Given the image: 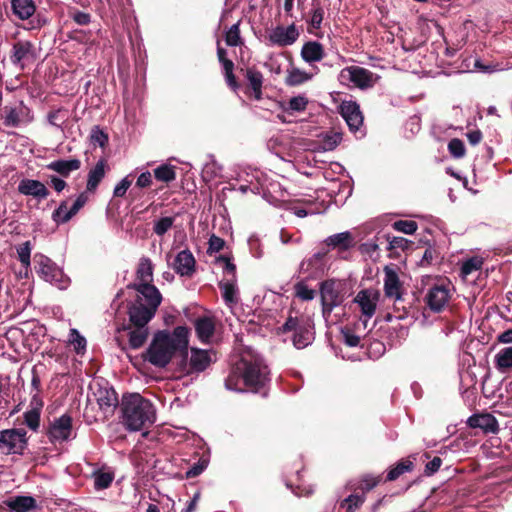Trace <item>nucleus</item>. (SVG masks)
Returning <instances> with one entry per match:
<instances>
[{"label":"nucleus","mask_w":512,"mask_h":512,"mask_svg":"<svg viewBox=\"0 0 512 512\" xmlns=\"http://www.w3.org/2000/svg\"><path fill=\"white\" fill-rule=\"evenodd\" d=\"M1 118L6 127H20L31 123L34 116L29 107L22 101L16 106H5L2 110Z\"/></svg>","instance_id":"10"},{"label":"nucleus","mask_w":512,"mask_h":512,"mask_svg":"<svg viewBox=\"0 0 512 512\" xmlns=\"http://www.w3.org/2000/svg\"><path fill=\"white\" fill-rule=\"evenodd\" d=\"M381 76L360 66H348L343 68L338 80L342 85L367 90L373 88L380 81Z\"/></svg>","instance_id":"5"},{"label":"nucleus","mask_w":512,"mask_h":512,"mask_svg":"<svg viewBox=\"0 0 512 512\" xmlns=\"http://www.w3.org/2000/svg\"><path fill=\"white\" fill-rule=\"evenodd\" d=\"M173 268L180 276L191 277L196 270V260L189 249L180 251L173 262Z\"/></svg>","instance_id":"21"},{"label":"nucleus","mask_w":512,"mask_h":512,"mask_svg":"<svg viewBox=\"0 0 512 512\" xmlns=\"http://www.w3.org/2000/svg\"><path fill=\"white\" fill-rule=\"evenodd\" d=\"M301 56L306 62H318L323 59L324 50L320 43L310 41L303 45Z\"/></svg>","instance_id":"36"},{"label":"nucleus","mask_w":512,"mask_h":512,"mask_svg":"<svg viewBox=\"0 0 512 512\" xmlns=\"http://www.w3.org/2000/svg\"><path fill=\"white\" fill-rule=\"evenodd\" d=\"M244 77L254 96H261L264 82L263 74L255 67H248L245 70Z\"/></svg>","instance_id":"33"},{"label":"nucleus","mask_w":512,"mask_h":512,"mask_svg":"<svg viewBox=\"0 0 512 512\" xmlns=\"http://www.w3.org/2000/svg\"><path fill=\"white\" fill-rule=\"evenodd\" d=\"M37 58L34 44L28 40H19L12 46L10 60L19 69L23 70L33 64Z\"/></svg>","instance_id":"11"},{"label":"nucleus","mask_w":512,"mask_h":512,"mask_svg":"<svg viewBox=\"0 0 512 512\" xmlns=\"http://www.w3.org/2000/svg\"><path fill=\"white\" fill-rule=\"evenodd\" d=\"M482 266V261L478 258H471L465 261L462 265L461 272L464 275H469L474 271L480 270Z\"/></svg>","instance_id":"61"},{"label":"nucleus","mask_w":512,"mask_h":512,"mask_svg":"<svg viewBox=\"0 0 512 512\" xmlns=\"http://www.w3.org/2000/svg\"><path fill=\"white\" fill-rule=\"evenodd\" d=\"M219 289L222 292V297L227 304H233L237 302L236 297V279H229L227 281H220L218 284Z\"/></svg>","instance_id":"39"},{"label":"nucleus","mask_w":512,"mask_h":512,"mask_svg":"<svg viewBox=\"0 0 512 512\" xmlns=\"http://www.w3.org/2000/svg\"><path fill=\"white\" fill-rule=\"evenodd\" d=\"M382 481V475L373 476L371 474H365L361 477L360 484L357 489L363 492H368L375 488Z\"/></svg>","instance_id":"49"},{"label":"nucleus","mask_w":512,"mask_h":512,"mask_svg":"<svg viewBox=\"0 0 512 512\" xmlns=\"http://www.w3.org/2000/svg\"><path fill=\"white\" fill-rule=\"evenodd\" d=\"M81 161L79 159L55 160L47 165V169L52 170L62 177H68L71 172L79 170Z\"/></svg>","instance_id":"31"},{"label":"nucleus","mask_w":512,"mask_h":512,"mask_svg":"<svg viewBox=\"0 0 512 512\" xmlns=\"http://www.w3.org/2000/svg\"><path fill=\"white\" fill-rule=\"evenodd\" d=\"M143 288L144 293H138L128 306L129 324L132 326L147 327L162 301V295L156 287Z\"/></svg>","instance_id":"4"},{"label":"nucleus","mask_w":512,"mask_h":512,"mask_svg":"<svg viewBox=\"0 0 512 512\" xmlns=\"http://www.w3.org/2000/svg\"><path fill=\"white\" fill-rule=\"evenodd\" d=\"M270 369L264 359L251 351L244 352L231 367L225 380L229 390L267 396L271 383Z\"/></svg>","instance_id":"1"},{"label":"nucleus","mask_w":512,"mask_h":512,"mask_svg":"<svg viewBox=\"0 0 512 512\" xmlns=\"http://www.w3.org/2000/svg\"><path fill=\"white\" fill-rule=\"evenodd\" d=\"M414 470V463L409 458H402L395 465L391 466L386 474L385 482L397 480L401 475Z\"/></svg>","instance_id":"35"},{"label":"nucleus","mask_w":512,"mask_h":512,"mask_svg":"<svg viewBox=\"0 0 512 512\" xmlns=\"http://www.w3.org/2000/svg\"><path fill=\"white\" fill-rule=\"evenodd\" d=\"M13 14L20 20L29 19L36 11L33 0H11Z\"/></svg>","instance_id":"34"},{"label":"nucleus","mask_w":512,"mask_h":512,"mask_svg":"<svg viewBox=\"0 0 512 512\" xmlns=\"http://www.w3.org/2000/svg\"><path fill=\"white\" fill-rule=\"evenodd\" d=\"M441 465H442V459L438 456H435L431 461H429L426 464L425 470H424L425 475L431 476V475L435 474L440 469Z\"/></svg>","instance_id":"64"},{"label":"nucleus","mask_w":512,"mask_h":512,"mask_svg":"<svg viewBox=\"0 0 512 512\" xmlns=\"http://www.w3.org/2000/svg\"><path fill=\"white\" fill-rule=\"evenodd\" d=\"M299 38V31L295 24L287 27L276 26L268 32L267 39L271 45L286 47L294 44Z\"/></svg>","instance_id":"15"},{"label":"nucleus","mask_w":512,"mask_h":512,"mask_svg":"<svg viewBox=\"0 0 512 512\" xmlns=\"http://www.w3.org/2000/svg\"><path fill=\"white\" fill-rule=\"evenodd\" d=\"M133 182L132 174L124 177L114 188L113 195L114 197H124L127 193V190L130 188Z\"/></svg>","instance_id":"55"},{"label":"nucleus","mask_w":512,"mask_h":512,"mask_svg":"<svg viewBox=\"0 0 512 512\" xmlns=\"http://www.w3.org/2000/svg\"><path fill=\"white\" fill-rule=\"evenodd\" d=\"M340 114L352 132L358 131L363 125L364 117L359 104L355 101H343L340 105Z\"/></svg>","instance_id":"18"},{"label":"nucleus","mask_w":512,"mask_h":512,"mask_svg":"<svg viewBox=\"0 0 512 512\" xmlns=\"http://www.w3.org/2000/svg\"><path fill=\"white\" fill-rule=\"evenodd\" d=\"M439 258V252L437 249L432 246L431 244H428V247L424 251V254L422 256V259L420 261L421 266H429L433 263L434 260H437Z\"/></svg>","instance_id":"59"},{"label":"nucleus","mask_w":512,"mask_h":512,"mask_svg":"<svg viewBox=\"0 0 512 512\" xmlns=\"http://www.w3.org/2000/svg\"><path fill=\"white\" fill-rule=\"evenodd\" d=\"M495 366L500 372H506L512 368V346L501 349L495 355Z\"/></svg>","instance_id":"37"},{"label":"nucleus","mask_w":512,"mask_h":512,"mask_svg":"<svg viewBox=\"0 0 512 512\" xmlns=\"http://www.w3.org/2000/svg\"><path fill=\"white\" fill-rule=\"evenodd\" d=\"M225 42L228 46H238L242 43L239 24L232 25L225 35Z\"/></svg>","instance_id":"54"},{"label":"nucleus","mask_w":512,"mask_h":512,"mask_svg":"<svg viewBox=\"0 0 512 512\" xmlns=\"http://www.w3.org/2000/svg\"><path fill=\"white\" fill-rule=\"evenodd\" d=\"M467 424L471 428H479L485 434H496L499 431L497 419L490 413L474 414L468 418Z\"/></svg>","instance_id":"23"},{"label":"nucleus","mask_w":512,"mask_h":512,"mask_svg":"<svg viewBox=\"0 0 512 512\" xmlns=\"http://www.w3.org/2000/svg\"><path fill=\"white\" fill-rule=\"evenodd\" d=\"M189 346V329L177 326L172 333L167 330L157 331L144 354V359L155 367L164 368L172 360L175 353L182 357V363L187 362Z\"/></svg>","instance_id":"2"},{"label":"nucleus","mask_w":512,"mask_h":512,"mask_svg":"<svg viewBox=\"0 0 512 512\" xmlns=\"http://www.w3.org/2000/svg\"><path fill=\"white\" fill-rule=\"evenodd\" d=\"M195 331L198 339L202 343H209L215 332V322L213 318L203 316L194 322Z\"/></svg>","instance_id":"29"},{"label":"nucleus","mask_w":512,"mask_h":512,"mask_svg":"<svg viewBox=\"0 0 512 512\" xmlns=\"http://www.w3.org/2000/svg\"><path fill=\"white\" fill-rule=\"evenodd\" d=\"M365 501L364 496H360L357 494H351L347 498L343 500L341 503V506L344 507L346 504H348L347 511L352 512L353 507L358 508L360 507Z\"/></svg>","instance_id":"60"},{"label":"nucleus","mask_w":512,"mask_h":512,"mask_svg":"<svg viewBox=\"0 0 512 512\" xmlns=\"http://www.w3.org/2000/svg\"><path fill=\"white\" fill-rule=\"evenodd\" d=\"M324 243L333 249L340 252L347 251L354 247L355 239L351 232L345 231L329 236L325 239Z\"/></svg>","instance_id":"27"},{"label":"nucleus","mask_w":512,"mask_h":512,"mask_svg":"<svg viewBox=\"0 0 512 512\" xmlns=\"http://www.w3.org/2000/svg\"><path fill=\"white\" fill-rule=\"evenodd\" d=\"M295 294L301 300L310 301L315 297V290L310 289L304 282H298L295 284Z\"/></svg>","instance_id":"53"},{"label":"nucleus","mask_w":512,"mask_h":512,"mask_svg":"<svg viewBox=\"0 0 512 512\" xmlns=\"http://www.w3.org/2000/svg\"><path fill=\"white\" fill-rule=\"evenodd\" d=\"M136 279L138 283L128 285V288H132L137 293H144V286L155 287L152 284L153 281V264L150 258L142 257L139 261L136 270Z\"/></svg>","instance_id":"17"},{"label":"nucleus","mask_w":512,"mask_h":512,"mask_svg":"<svg viewBox=\"0 0 512 512\" xmlns=\"http://www.w3.org/2000/svg\"><path fill=\"white\" fill-rule=\"evenodd\" d=\"M123 330H128V344L131 349H139L146 342L149 331L145 326H132L128 325L123 327Z\"/></svg>","instance_id":"30"},{"label":"nucleus","mask_w":512,"mask_h":512,"mask_svg":"<svg viewBox=\"0 0 512 512\" xmlns=\"http://www.w3.org/2000/svg\"><path fill=\"white\" fill-rule=\"evenodd\" d=\"M173 217H162L154 223L153 231L158 236L166 234L173 226Z\"/></svg>","instance_id":"51"},{"label":"nucleus","mask_w":512,"mask_h":512,"mask_svg":"<svg viewBox=\"0 0 512 512\" xmlns=\"http://www.w3.org/2000/svg\"><path fill=\"white\" fill-rule=\"evenodd\" d=\"M226 50L218 45L217 56L219 62L222 64L226 83L232 88L233 92H237L239 84L236 81V77L233 73L234 63L226 57Z\"/></svg>","instance_id":"28"},{"label":"nucleus","mask_w":512,"mask_h":512,"mask_svg":"<svg viewBox=\"0 0 512 512\" xmlns=\"http://www.w3.org/2000/svg\"><path fill=\"white\" fill-rule=\"evenodd\" d=\"M28 447L27 432L23 428L5 429L0 432V451L4 455H24Z\"/></svg>","instance_id":"8"},{"label":"nucleus","mask_w":512,"mask_h":512,"mask_svg":"<svg viewBox=\"0 0 512 512\" xmlns=\"http://www.w3.org/2000/svg\"><path fill=\"white\" fill-rule=\"evenodd\" d=\"M123 424L129 431H140L156 419L153 404L138 393L124 395L121 402Z\"/></svg>","instance_id":"3"},{"label":"nucleus","mask_w":512,"mask_h":512,"mask_svg":"<svg viewBox=\"0 0 512 512\" xmlns=\"http://www.w3.org/2000/svg\"><path fill=\"white\" fill-rule=\"evenodd\" d=\"M114 472L105 471L104 469L96 470L93 473L94 487L96 490H103L110 487L114 480Z\"/></svg>","instance_id":"38"},{"label":"nucleus","mask_w":512,"mask_h":512,"mask_svg":"<svg viewBox=\"0 0 512 512\" xmlns=\"http://www.w3.org/2000/svg\"><path fill=\"white\" fill-rule=\"evenodd\" d=\"M380 294L377 290L373 289H362L354 298V303L358 304L361 313L366 317L364 325L368 319L372 318L376 312L377 303L379 301Z\"/></svg>","instance_id":"16"},{"label":"nucleus","mask_w":512,"mask_h":512,"mask_svg":"<svg viewBox=\"0 0 512 512\" xmlns=\"http://www.w3.org/2000/svg\"><path fill=\"white\" fill-rule=\"evenodd\" d=\"M153 183L152 174L149 171L141 173L135 184V188L130 190L129 198L131 201H134L136 198L140 196V193L136 190V188L144 189L149 188Z\"/></svg>","instance_id":"43"},{"label":"nucleus","mask_w":512,"mask_h":512,"mask_svg":"<svg viewBox=\"0 0 512 512\" xmlns=\"http://www.w3.org/2000/svg\"><path fill=\"white\" fill-rule=\"evenodd\" d=\"M45 434L49 442L56 445L62 444L75 438L76 434L73 429V418L69 413H65L60 417H55L49 421L45 427Z\"/></svg>","instance_id":"7"},{"label":"nucleus","mask_w":512,"mask_h":512,"mask_svg":"<svg viewBox=\"0 0 512 512\" xmlns=\"http://www.w3.org/2000/svg\"><path fill=\"white\" fill-rule=\"evenodd\" d=\"M324 14L325 11L321 1L313 0L310 12V25L315 29H319L322 25Z\"/></svg>","instance_id":"41"},{"label":"nucleus","mask_w":512,"mask_h":512,"mask_svg":"<svg viewBox=\"0 0 512 512\" xmlns=\"http://www.w3.org/2000/svg\"><path fill=\"white\" fill-rule=\"evenodd\" d=\"M450 297L451 294L448 286L435 284L428 289L424 301L432 312L439 313L444 310Z\"/></svg>","instance_id":"12"},{"label":"nucleus","mask_w":512,"mask_h":512,"mask_svg":"<svg viewBox=\"0 0 512 512\" xmlns=\"http://www.w3.org/2000/svg\"><path fill=\"white\" fill-rule=\"evenodd\" d=\"M88 199L87 192L80 193L69 210H67V201H62L52 213L53 221L56 224L69 222L85 206Z\"/></svg>","instance_id":"13"},{"label":"nucleus","mask_w":512,"mask_h":512,"mask_svg":"<svg viewBox=\"0 0 512 512\" xmlns=\"http://www.w3.org/2000/svg\"><path fill=\"white\" fill-rule=\"evenodd\" d=\"M448 150L451 156L457 159L464 157L466 152L463 141L458 138H453L449 141Z\"/></svg>","instance_id":"52"},{"label":"nucleus","mask_w":512,"mask_h":512,"mask_svg":"<svg viewBox=\"0 0 512 512\" xmlns=\"http://www.w3.org/2000/svg\"><path fill=\"white\" fill-rule=\"evenodd\" d=\"M31 242L25 241L19 247H17V253L19 261L21 262L22 266L26 269V272L28 271L30 267V256H31Z\"/></svg>","instance_id":"47"},{"label":"nucleus","mask_w":512,"mask_h":512,"mask_svg":"<svg viewBox=\"0 0 512 512\" xmlns=\"http://www.w3.org/2000/svg\"><path fill=\"white\" fill-rule=\"evenodd\" d=\"M95 396L100 409L104 412L112 413L118 405V396L112 387H100L95 393Z\"/></svg>","instance_id":"26"},{"label":"nucleus","mask_w":512,"mask_h":512,"mask_svg":"<svg viewBox=\"0 0 512 512\" xmlns=\"http://www.w3.org/2000/svg\"><path fill=\"white\" fill-rule=\"evenodd\" d=\"M68 119H69V110L64 107L53 109L47 115L48 122L51 125L57 126V127H60Z\"/></svg>","instance_id":"45"},{"label":"nucleus","mask_w":512,"mask_h":512,"mask_svg":"<svg viewBox=\"0 0 512 512\" xmlns=\"http://www.w3.org/2000/svg\"><path fill=\"white\" fill-rule=\"evenodd\" d=\"M342 140V134L339 132L330 131L326 133L321 141L320 145L323 150L325 151H331L334 150L341 142Z\"/></svg>","instance_id":"46"},{"label":"nucleus","mask_w":512,"mask_h":512,"mask_svg":"<svg viewBox=\"0 0 512 512\" xmlns=\"http://www.w3.org/2000/svg\"><path fill=\"white\" fill-rule=\"evenodd\" d=\"M9 512H29L38 508L35 498L32 496H14L3 501Z\"/></svg>","instance_id":"25"},{"label":"nucleus","mask_w":512,"mask_h":512,"mask_svg":"<svg viewBox=\"0 0 512 512\" xmlns=\"http://www.w3.org/2000/svg\"><path fill=\"white\" fill-rule=\"evenodd\" d=\"M393 229L404 234H414L418 224L413 220H397L392 224Z\"/></svg>","instance_id":"50"},{"label":"nucleus","mask_w":512,"mask_h":512,"mask_svg":"<svg viewBox=\"0 0 512 512\" xmlns=\"http://www.w3.org/2000/svg\"><path fill=\"white\" fill-rule=\"evenodd\" d=\"M322 315L328 319L335 307L340 306L345 297L344 285L336 279H327L320 283Z\"/></svg>","instance_id":"6"},{"label":"nucleus","mask_w":512,"mask_h":512,"mask_svg":"<svg viewBox=\"0 0 512 512\" xmlns=\"http://www.w3.org/2000/svg\"><path fill=\"white\" fill-rule=\"evenodd\" d=\"M307 322L303 321V320H299L297 317H292V316H289L285 323L282 325V327L280 328V330L283 332V333H286V332H290V331H297L299 328H301L302 326H304Z\"/></svg>","instance_id":"58"},{"label":"nucleus","mask_w":512,"mask_h":512,"mask_svg":"<svg viewBox=\"0 0 512 512\" xmlns=\"http://www.w3.org/2000/svg\"><path fill=\"white\" fill-rule=\"evenodd\" d=\"M17 189L20 194L25 196H32L39 200L46 199L50 194V191L44 183L39 180L28 178L22 179L19 182Z\"/></svg>","instance_id":"22"},{"label":"nucleus","mask_w":512,"mask_h":512,"mask_svg":"<svg viewBox=\"0 0 512 512\" xmlns=\"http://www.w3.org/2000/svg\"><path fill=\"white\" fill-rule=\"evenodd\" d=\"M208 466V460L200 458L196 463H194L188 470L185 475L187 479H191L200 475Z\"/></svg>","instance_id":"56"},{"label":"nucleus","mask_w":512,"mask_h":512,"mask_svg":"<svg viewBox=\"0 0 512 512\" xmlns=\"http://www.w3.org/2000/svg\"><path fill=\"white\" fill-rule=\"evenodd\" d=\"M224 245H225L224 239L213 234L209 239V247H208L207 252L209 254H212L214 252H219L220 250L223 249Z\"/></svg>","instance_id":"63"},{"label":"nucleus","mask_w":512,"mask_h":512,"mask_svg":"<svg viewBox=\"0 0 512 512\" xmlns=\"http://www.w3.org/2000/svg\"><path fill=\"white\" fill-rule=\"evenodd\" d=\"M328 252V249L318 251L310 258L303 260L300 264V272L310 279L322 277L326 269V255Z\"/></svg>","instance_id":"14"},{"label":"nucleus","mask_w":512,"mask_h":512,"mask_svg":"<svg viewBox=\"0 0 512 512\" xmlns=\"http://www.w3.org/2000/svg\"><path fill=\"white\" fill-rule=\"evenodd\" d=\"M107 166V161L105 159H100L94 168H92L88 173L87 185L86 189L89 192H94L102 179L105 176V168Z\"/></svg>","instance_id":"32"},{"label":"nucleus","mask_w":512,"mask_h":512,"mask_svg":"<svg viewBox=\"0 0 512 512\" xmlns=\"http://www.w3.org/2000/svg\"><path fill=\"white\" fill-rule=\"evenodd\" d=\"M293 345L298 348H304L310 343L309 325L306 323L304 326L294 332L292 338Z\"/></svg>","instance_id":"44"},{"label":"nucleus","mask_w":512,"mask_h":512,"mask_svg":"<svg viewBox=\"0 0 512 512\" xmlns=\"http://www.w3.org/2000/svg\"><path fill=\"white\" fill-rule=\"evenodd\" d=\"M154 177L160 182H172L176 179L175 167L170 164H162L154 169Z\"/></svg>","instance_id":"40"},{"label":"nucleus","mask_w":512,"mask_h":512,"mask_svg":"<svg viewBox=\"0 0 512 512\" xmlns=\"http://www.w3.org/2000/svg\"><path fill=\"white\" fill-rule=\"evenodd\" d=\"M40 416L41 412L29 409L23 415L24 424L32 431L37 432L40 427Z\"/></svg>","instance_id":"48"},{"label":"nucleus","mask_w":512,"mask_h":512,"mask_svg":"<svg viewBox=\"0 0 512 512\" xmlns=\"http://www.w3.org/2000/svg\"><path fill=\"white\" fill-rule=\"evenodd\" d=\"M375 239L381 244L386 245V250L389 251V257L394 259L400 256V252L408 250L413 245L412 241L404 237L391 236L388 233H378Z\"/></svg>","instance_id":"19"},{"label":"nucleus","mask_w":512,"mask_h":512,"mask_svg":"<svg viewBox=\"0 0 512 512\" xmlns=\"http://www.w3.org/2000/svg\"><path fill=\"white\" fill-rule=\"evenodd\" d=\"M306 98H290L288 102V108L285 109L286 112L290 114V111L300 112L305 110L307 106Z\"/></svg>","instance_id":"62"},{"label":"nucleus","mask_w":512,"mask_h":512,"mask_svg":"<svg viewBox=\"0 0 512 512\" xmlns=\"http://www.w3.org/2000/svg\"><path fill=\"white\" fill-rule=\"evenodd\" d=\"M35 269L37 274L51 284L57 285L59 288H64L67 279L60 267H58L49 257L43 254H36L34 256Z\"/></svg>","instance_id":"9"},{"label":"nucleus","mask_w":512,"mask_h":512,"mask_svg":"<svg viewBox=\"0 0 512 512\" xmlns=\"http://www.w3.org/2000/svg\"><path fill=\"white\" fill-rule=\"evenodd\" d=\"M191 355L187 359L188 369L187 373H200L205 371L212 363L211 351L192 347L190 349ZM185 366L187 364L183 363Z\"/></svg>","instance_id":"20"},{"label":"nucleus","mask_w":512,"mask_h":512,"mask_svg":"<svg viewBox=\"0 0 512 512\" xmlns=\"http://www.w3.org/2000/svg\"><path fill=\"white\" fill-rule=\"evenodd\" d=\"M91 141L94 145H99L100 147H105L108 143V135L99 128V126L93 127L91 131Z\"/></svg>","instance_id":"57"},{"label":"nucleus","mask_w":512,"mask_h":512,"mask_svg":"<svg viewBox=\"0 0 512 512\" xmlns=\"http://www.w3.org/2000/svg\"><path fill=\"white\" fill-rule=\"evenodd\" d=\"M312 77L311 74H308L298 68H291L288 70L287 76H286V84L290 86H297L300 84H303L310 80Z\"/></svg>","instance_id":"42"},{"label":"nucleus","mask_w":512,"mask_h":512,"mask_svg":"<svg viewBox=\"0 0 512 512\" xmlns=\"http://www.w3.org/2000/svg\"><path fill=\"white\" fill-rule=\"evenodd\" d=\"M384 292L388 298L395 297L396 301L402 299V284L398 274L391 268L385 267Z\"/></svg>","instance_id":"24"}]
</instances>
